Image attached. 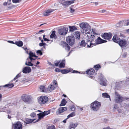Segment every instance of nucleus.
Masks as SVG:
<instances>
[{"instance_id":"f257e3e1","label":"nucleus","mask_w":129,"mask_h":129,"mask_svg":"<svg viewBox=\"0 0 129 129\" xmlns=\"http://www.w3.org/2000/svg\"><path fill=\"white\" fill-rule=\"evenodd\" d=\"M101 103L98 101H95L90 104V108L92 110L96 111L98 110L100 107Z\"/></svg>"},{"instance_id":"f03ea898","label":"nucleus","mask_w":129,"mask_h":129,"mask_svg":"<svg viewBox=\"0 0 129 129\" xmlns=\"http://www.w3.org/2000/svg\"><path fill=\"white\" fill-rule=\"evenodd\" d=\"M66 40L67 43L70 46L73 45L75 42L74 36L72 35L66 38Z\"/></svg>"},{"instance_id":"7ed1b4c3","label":"nucleus","mask_w":129,"mask_h":129,"mask_svg":"<svg viewBox=\"0 0 129 129\" xmlns=\"http://www.w3.org/2000/svg\"><path fill=\"white\" fill-rule=\"evenodd\" d=\"M48 100L47 97L46 96H41L38 98V103L42 105L46 103Z\"/></svg>"},{"instance_id":"20e7f679","label":"nucleus","mask_w":129,"mask_h":129,"mask_svg":"<svg viewBox=\"0 0 129 129\" xmlns=\"http://www.w3.org/2000/svg\"><path fill=\"white\" fill-rule=\"evenodd\" d=\"M21 98L23 101L25 102L29 103L31 101V97L30 95L24 94L22 96Z\"/></svg>"},{"instance_id":"39448f33","label":"nucleus","mask_w":129,"mask_h":129,"mask_svg":"<svg viewBox=\"0 0 129 129\" xmlns=\"http://www.w3.org/2000/svg\"><path fill=\"white\" fill-rule=\"evenodd\" d=\"M80 26L81 28L85 30L86 33L88 34L89 33V30L88 31V30L87 29L89 26V25L88 23H82L80 24Z\"/></svg>"},{"instance_id":"423d86ee","label":"nucleus","mask_w":129,"mask_h":129,"mask_svg":"<svg viewBox=\"0 0 129 129\" xmlns=\"http://www.w3.org/2000/svg\"><path fill=\"white\" fill-rule=\"evenodd\" d=\"M75 1V0L67 1L62 0L61 1V3L63 5L66 7H68L70 5L74 3Z\"/></svg>"},{"instance_id":"0eeeda50","label":"nucleus","mask_w":129,"mask_h":129,"mask_svg":"<svg viewBox=\"0 0 129 129\" xmlns=\"http://www.w3.org/2000/svg\"><path fill=\"white\" fill-rule=\"evenodd\" d=\"M68 30V29L67 27H64L62 28L59 29L58 31L60 35H64L67 34Z\"/></svg>"},{"instance_id":"6e6552de","label":"nucleus","mask_w":129,"mask_h":129,"mask_svg":"<svg viewBox=\"0 0 129 129\" xmlns=\"http://www.w3.org/2000/svg\"><path fill=\"white\" fill-rule=\"evenodd\" d=\"M50 113V111H44V112L38 114L37 115L39 117V119L40 120L42 118L44 117L45 116L48 115Z\"/></svg>"},{"instance_id":"1a4fd4ad","label":"nucleus","mask_w":129,"mask_h":129,"mask_svg":"<svg viewBox=\"0 0 129 129\" xmlns=\"http://www.w3.org/2000/svg\"><path fill=\"white\" fill-rule=\"evenodd\" d=\"M13 126L14 129H22V124L19 121L13 124Z\"/></svg>"},{"instance_id":"9d476101","label":"nucleus","mask_w":129,"mask_h":129,"mask_svg":"<svg viewBox=\"0 0 129 129\" xmlns=\"http://www.w3.org/2000/svg\"><path fill=\"white\" fill-rule=\"evenodd\" d=\"M112 37V34L111 33H106L102 35V37L105 39L109 40Z\"/></svg>"},{"instance_id":"9b49d317","label":"nucleus","mask_w":129,"mask_h":129,"mask_svg":"<svg viewBox=\"0 0 129 129\" xmlns=\"http://www.w3.org/2000/svg\"><path fill=\"white\" fill-rule=\"evenodd\" d=\"M118 43L121 47H125L126 45L127 41L124 39L120 40H119Z\"/></svg>"},{"instance_id":"f8f14e48","label":"nucleus","mask_w":129,"mask_h":129,"mask_svg":"<svg viewBox=\"0 0 129 129\" xmlns=\"http://www.w3.org/2000/svg\"><path fill=\"white\" fill-rule=\"evenodd\" d=\"M96 41L94 40L93 41H90V42H88L87 43V47L88 48H91L93 47L94 46H96L97 45Z\"/></svg>"},{"instance_id":"ddd939ff","label":"nucleus","mask_w":129,"mask_h":129,"mask_svg":"<svg viewBox=\"0 0 129 129\" xmlns=\"http://www.w3.org/2000/svg\"><path fill=\"white\" fill-rule=\"evenodd\" d=\"M67 110V108L66 107H61L59 108L58 111L56 112L57 115H59L61 113L64 112V111Z\"/></svg>"},{"instance_id":"4468645a","label":"nucleus","mask_w":129,"mask_h":129,"mask_svg":"<svg viewBox=\"0 0 129 129\" xmlns=\"http://www.w3.org/2000/svg\"><path fill=\"white\" fill-rule=\"evenodd\" d=\"M97 45L102 43L106 42L107 41L102 39L100 37H99L97 39L95 40Z\"/></svg>"},{"instance_id":"2eb2a0df","label":"nucleus","mask_w":129,"mask_h":129,"mask_svg":"<svg viewBox=\"0 0 129 129\" xmlns=\"http://www.w3.org/2000/svg\"><path fill=\"white\" fill-rule=\"evenodd\" d=\"M54 9H48L46 10L43 13L44 15L45 16L50 15L51 13L54 11Z\"/></svg>"},{"instance_id":"dca6fc26","label":"nucleus","mask_w":129,"mask_h":129,"mask_svg":"<svg viewBox=\"0 0 129 129\" xmlns=\"http://www.w3.org/2000/svg\"><path fill=\"white\" fill-rule=\"evenodd\" d=\"M31 71L30 68L28 67H26L23 68L22 72L23 73H27L30 72Z\"/></svg>"},{"instance_id":"f3484780","label":"nucleus","mask_w":129,"mask_h":129,"mask_svg":"<svg viewBox=\"0 0 129 129\" xmlns=\"http://www.w3.org/2000/svg\"><path fill=\"white\" fill-rule=\"evenodd\" d=\"M78 123H70L69 129H75V128L77 126Z\"/></svg>"},{"instance_id":"a211bd4d","label":"nucleus","mask_w":129,"mask_h":129,"mask_svg":"<svg viewBox=\"0 0 129 129\" xmlns=\"http://www.w3.org/2000/svg\"><path fill=\"white\" fill-rule=\"evenodd\" d=\"M86 72L87 74L91 77L92 75H93L94 73V71L93 69L91 68L88 70L87 71H86Z\"/></svg>"},{"instance_id":"6ab92c4d","label":"nucleus","mask_w":129,"mask_h":129,"mask_svg":"<svg viewBox=\"0 0 129 129\" xmlns=\"http://www.w3.org/2000/svg\"><path fill=\"white\" fill-rule=\"evenodd\" d=\"M123 101V98L120 95H118V96L115 98V102L117 103H120Z\"/></svg>"},{"instance_id":"aec40b11","label":"nucleus","mask_w":129,"mask_h":129,"mask_svg":"<svg viewBox=\"0 0 129 129\" xmlns=\"http://www.w3.org/2000/svg\"><path fill=\"white\" fill-rule=\"evenodd\" d=\"M119 26H121L122 25H129V20L125 21V22L123 21H120L119 22Z\"/></svg>"},{"instance_id":"412c9836","label":"nucleus","mask_w":129,"mask_h":129,"mask_svg":"<svg viewBox=\"0 0 129 129\" xmlns=\"http://www.w3.org/2000/svg\"><path fill=\"white\" fill-rule=\"evenodd\" d=\"M103 75L102 76V78H101V82L100 83V84L102 85V86H106V85L107 81L103 77Z\"/></svg>"},{"instance_id":"4be33fe9","label":"nucleus","mask_w":129,"mask_h":129,"mask_svg":"<svg viewBox=\"0 0 129 129\" xmlns=\"http://www.w3.org/2000/svg\"><path fill=\"white\" fill-rule=\"evenodd\" d=\"M34 121V120H32L28 118H26L24 121V124L25 125L26 124L32 123Z\"/></svg>"},{"instance_id":"5701e85b","label":"nucleus","mask_w":129,"mask_h":129,"mask_svg":"<svg viewBox=\"0 0 129 129\" xmlns=\"http://www.w3.org/2000/svg\"><path fill=\"white\" fill-rule=\"evenodd\" d=\"M74 36L76 40H79L80 38V33L78 31L75 32Z\"/></svg>"},{"instance_id":"b1692460","label":"nucleus","mask_w":129,"mask_h":129,"mask_svg":"<svg viewBox=\"0 0 129 129\" xmlns=\"http://www.w3.org/2000/svg\"><path fill=\"white\" fill-rule=\"evenodd\" d=\"M112 40L114 42L118 43L120 40L119 38H118L117 35H115L113 36Z\"/></svg>"},{"instance_id":"393cba45","label":"nucleus","mask_w":129,"mask_h":129,"mask_svg":"<svg viewBox=\"0 0 129 129\" xmlns=\"http://www.w3.org/2000/svg\"><path fill=\"white\" fill-rule=\"evenodd\" d=\"M69 28L70 29L69 31L71 32H73L77 29V27L75 26H69Z\"/></svg>"},{"instance_id":"a878e982","label":"nucleus","mask_w":129,"mask_h":129,"mask_svg":"<svg viewBox=\"0 0 129 129\" xmlns=\"http://www.w3.org/2000/svg\"><path fill=\"white\" fill-rule=\"evenodd\" d=\"M55 31L54 30L53 31L50 35V38L52 39H56L57 38V36L55 35Z\"/></svg>"},{"instance_id":"bb28decb","label":"nucleus","mask_w":129,"mask_h":129,"mask_svg":"<svg viewBox=\"0 0 129 129\" xmlns=\"http://www.w3.org/2000/svg\"><path fill=\"white\" fill-rule=\"evenodd\" d=\"M14 44L19 47H21L23 45V42L21 41H16L14 42Z\"/></svg>"},{"instance_id":"cd10ccee","label":"nucleus","mask_w":129,"mask_h":129,"mask_svg":"<svg viewBox=\"0 0 129 129\" xmlns=\"http://www.w3.org/2000/svg\"><path fill=\"white\" fill-rule=\"evenodd\" d=\"M65 60L64 59H63L59 65V67L60 68H64L65 67Z\"/></svg>"},{"instance_id":"c85d7f7f","label":"nucleus","mask_w":129,"mask_h":129,"mask_svg":"<svg viewBox=\"0 0 129 129\" xmlns=\"http://www.w3.org/2000/svg\"><path fill=\"white\" fill-rule=\"evenodd\" d=\"M118 111L119 113H121L122 115L126 114H127L126 113L128 112L127 110H125V111L124 112V110L122 109H119L118 110Z\"/></svg>"},{"instance_id":"c756f323","label":"nucleus","mask_w":129,"mask_h":129,"mask_svg":"<svg viewBox=\"0 0 129 129\" xmlns=\"http://www.w3.org/2000/svg\"><path fill=\"white\" fill-rule=\"evenodd\" d=\"M55 87L53 85H51L48 87L47 89L50 92L54 90Z\"/></svg>"},{"instance_id":"7c9ffc66","label":"nucleus","mask_w":129,"mask_h":129,"mask_svg":"<svg viewBox=\"0 0 129 129\" xmlns=\"http://www.w3.org/2000/svg\"><path fill=\"white\" fill-rule=\"evenodd\" d=\"M96 40L95 36L94 35H91V37L88 39L87 40V42H90V41H93Z\"/></svg>"},{"instance_id":"2f4dec72","label":"nucleus","mask_w":129,"mask_h":129,"mask_svg":"<svg viewBox=\"0 0 129 129\" xmlns=\"http://www.w3.org/2000/svg\"><path fill=\"white\" fill-rule=\"evenodd\" d=\"M87 43H86L84 41L82 40L80 43V46L81 47H85Z\"/></svg>"},{"instance_id":"473e14b6","label":"nucleus","mask_w":129,"mask_h":129,"mask_svg":"<svg viewBox=\"0 0 129 129\" xmlns=\"http://www.w3.org/2000/svg\"><path fill=\"white\" fill-rule=\"evenodd\" d=\"M74 5H72L70 7V12L71 13H73L75 11V10L74 9Z\"/></svg>"},{"instance_id":"72a5a7b5","label":"nucleus","mask_w":129,"mask_h":129,"mask_svg":"<svg viewBox=\"0 0 129 129\" xmlns=\"http://www.w3.org/2000/svg\"><path fill=\"white\" fill-rule=\"evenodd\" d=\"M14 86V85L13 84H6L4 86V87H8L9 88L12 87Z\"/></svg>"},{"instance_id":"f704fd0d","label":"nucleus","mask_w":129,"mask_h":129,"mask_svg":"<svg viewBox=\"0 0 129 129\" xmlns=\"http://www.w3.org/2000/svg\"><path fill=\"white\" fill-rule=\"evenodd\" d=\"M66 103V101L65 99H63L61 102V104L59 105L60 106L65 105Z\"/></svg>"},{"instance_id":"c9c22d12","label":"nucleus","mask_w":129,"mask_h":129,"mask_svg":"<svg viewBox=\"0 0 129 129\" xmlns=\"http://www.w3.org/2000/svg\"><path fill=\"white\" fill-rule=\"evenodd\" d=\"M64 45H65V49L66 50H67L68 51H69L70 48L69 46L66 43H64Z\"/></svg>"},{"instance_id":"e433bc0d","label":"nucleus","mask_w":129,"mask_h":129,"mask_svg":"<svg viewBox=\"0 0 129 129\" xmlns=\"http://www.w3.org/2000/svg\"><path fill=\"white\" fill-rule=\"evenodd\" d=\"M61 73L63 74H65L69 72V71L68 70L66 69H64L61 70Z\"/></svg>"},{"instance_id":"4c0bfd02","label":"nucleus","mask_w":129,"mask_h":129,"mask_svg":"<svg viewBox=\"0 0 129 129\" xmlns=\"http://www.w3.org/2000/svg\"><path fill=\"white\" fill-rule=\"evenodd\" d=\"M102 95L103 96L105 97L106 98H109L110 101H111V100L110 99V96L107 93H103Z\"/></svg>"},{"instance_id":"58836bf2","label":"nucleus","mask_w":129,"mask_h":129,"mask_svg":"<svg viewBox=\"0 0 129 129\" xmlns=\"http://www.w3.org/2000/svg\"><path fill=\"white\" fill-rule=\"evenodd\" d=\"M29 57H37V56L35 55L34 53L31 51H30L29 53Z\"/></svg>"},{"instance_id":"ea45409f","label":"nucleus","mask_w":129,"mask_h":129,"mask_svg":"<svg viewBox=\"0 0 129 129\" xmlns=\"http://www.w3.org/2000/svg\"><path fill=\"white\" fill-rule=\"evenodd\" d=\"M75 115V113L74 112H73L70 114L67 117V119L69 118L70 117H72Z\"/></svg>"},{"instance_id":"a19ab883","label":"nucleus","mask_w":129,"mask_h":129,"mask_svg":"<svg viewBox=\"0 0 129 129\" xmlns=\"http://www.w3.org/2000/svg\"><path fill=\"white\" fill-rule=\"evenodd\" d=\"M40 91L42 92H44L45 86H41L40 87Z\"/></svg>"},{"instance_id":"79ce46f5","label":"nucleus","mask_w":129,"mask_h":129,"mask_svg":"<svg viewBox=\"0 0 129 129\" xmlns=\"http://www.w3.org/2000/svg\"><path fill=\"white\" fill-rule=\"evenodd\" d=\"M25 64L27 66H33V64L31 63V62H28V63H27V62H26L25 63Z\"/></svg>"},{"instance_id":"37998d69","label":"nucleus","mask_w":129,"mask_h":129,"mask_svg":"<svg viewBox=\"0 0 129 129\" xmlns=\"http://www.w3.org/2000/svg\"><path fill=\"white\" fill-rule=\"evenodd\" d=\"M47 129H55V128L54 125H52L48 126Z\"/></svg>"},{"instance_id":"c03bdc74","label":"nucleus","mask_w":129,"mask_h":129,"mask_svg":"<svg viewBox=\"0 0 129 129\" xmlns=\"http://www.w3.org/2000/svg\"><path fill=\"white\" fill-rule=\"evenodd\" d=\"M94 68L95 70H98L99 69V68H100L101 67L100 65L98 64L94 66Z\"/></svg>"},{"instance_id":"a18cd8bd","label":"nucleus","mask_w":129,"mask_h":129,"mask_svg":"<svg viewBox=\"0 0 129 129\" xmlns=\"http://www.w3.org/2000/svg\"><path fill=\"white\" fill-rule=\"evenodd\" d=\"M21 0H12V2L13 3H17L20 2Z\"/></svg>"},{"instance_id":"49530a36","label":"nucleus","mask_w":129,"mask_h":129,"mask_svg":"<svg viewBox=\"0 0 129 129\" xmlns=\"http://www.w3.org/2000/svg\"><path fill=\"white\" fill-rule=\"evenodd\" d=\"M91 30L94 34L95 35H97V34L95 32V29H92Z\"/></svg>"},{"instance_id":"de8ad7c7","label":"nucleus","mask_w":129,"mask_h":129,"mask_svg":"<svg viewBox=\"0 0 129 129\" xmlns=\"http://www.w3.org/2000/svg\"><path fill=\"white\" fill-rule=\"evenodd\" d=\"M37 53L38 54H40V55L42 54V53L40 50H38L37 51Z\"/></svg>"},{"instance_id":"09e8293b","label":"nucleus","mask_w":129,"mask_h":129,"mask_svg":"<svg viewBox=\"0 0 129 129\" xmlns=\"http://www.w3.org/2000/svg\"><path fill=\"white\" fill-rule=\"evenodd\" d=\"M127 55V54L126 52L124 53L122 55V57L125 58L126 57Z\"/></svg>"},{"instance_id":"8fccbe9b","label":"nucleus","mask_w":129,"mask_h":129,"mask_svg":"<svg viewBox=\"0 0 129 129\" xmlns=\"http://www.w3.org/2000/svg\"><path fill=\"white\" fill-rule=\"evenodd\" d=\"M71 109L72 111H74L75 110V107L74 106H73L71 107Z\"/></svg>"},{"instance_id":"3c124183","label":"nucleus","mask_w":129,"mask_h":129,"mask_svg":"<svg viewBox=\"0 0 129 129\" xmlns=\"http://www.w3.org/2000/svg\"><path fill=\"white\" fill-rule=\"evenodd\" d=\"M36 115V114L35 113H32L31 114H30V116L32 117H34Z\"/></svg>"},{"instance_id":"603ef678","label":"nucleus","mask_w":129,"mask_h":129,"mask_svg":"<svg viewBox=\"0 0 129 129\" xmlns=\"http://www.w3.org/2000/svg\"><path fill=\"white\" fill-rule=\"evenodd\" d=\"M20 77V76L19 74H17L16 77L14 78V79L13 80H15L16 79H17V78L19 77Z\"/></svg>"},{"instance_id":"864d4df0","label":"nucleus","mask_w":129,"mask_h":129,"mask_svg":"<svg viewBox=\"0 0 129 129\" xmlns=\"http://www.w3.org/2000/svg\"><path fill=\"white\" fill-rule=\"evenodd\" d=\"M60 62V61H57V62L56 63H55V66H58V64Z\"/></svg>"},{"instance_id":"5fc2aeb1","label":"nucleus","mask_w":129,"mask_h":129,"mask_svg":"<svg viewBox=\"0 0 129 129\" xmlns=\"http://www.w3.org/2000/svg\"><path fill=\"white\" fill-rule=\"evenodd\" d=\"M55 71L57 72H60V70L59 69L56 68L55 69Z\"/></svg>"},{"instance_id":"6e6d98bb","label":"nucleus","mask_w":129,"mask_h":129,"mask_svg":"<svg viewBox=\"0 0 129 129\" xmlns=\"http://www.w3.org/2000/svg\"><path fill=\"white\" fill-rule=\"evenodd\" d=\"M25 51L26 53L27 54H29V53L30 51L28 49H27V50H26Z\"/></svg>"},{"instance_id":"4d7b16f0","label":"nucleus","mask_w":129,"mask_h":129,"mask_svg":"<svg viewBox=\"0 0 129 129\" xmlns=\"http://www.w3.org/2000/svg\"><path fill=\"white\" fill-rule=\"evenodd\" d=\"M53 84L54 85H56L57 84V82L55 80H54L53 82Z\"/></svg>"},{"instance_id":"13d9d810","label":"nucleus","mask_w":129,"mask_h":129,"mask_svg":"<svg viewBox=\"0 0 129 129\" xmlns=\"http://www.w3.org/2000/svg\"><path fill=\"white\" fill-rule=\"evenodd\" d=\"M103 129H113V128H110L108 126L106 127H104Z\"/></svg>"},{"instance_id":"bf43d9fd","label":"nucleus","mask_w":129,"mask_h":129,"mask_svg":"<svg viewBox=\"0 0 129 129\" xmlns=\"http://www.w3.org/2000/svg\"><path fill=\"white\" fill-rule=\"evenodd\" d=\"M39 46H40L41 47L43 46L44 47V45L43 44V43H40L39 44Z\"/></svg>"},{"instance_id":"052dcab7","label":"nucleus","mask_w":129,"mask_h":129,"mask_svg":"<svg viewBox=\"0 0 129 129\" xmlns=\"http://www.w3.org/2000/svg\"><path fill=\"white\" fill-rule=\"evenodd\" d=\"M43 39L45 41H50V40H49L47 39L46 38H45L44 39Z\"/></svg>"},{"instance_id":"680f3d73","label":"nucleus","mask_w":129,"mask_h":129,"mask_svg":"<svg viewBox=\"0 0 129 129\" xmlns=\"http://www.w3.org/2000/svg\"><path fill=\"white\" fill-rule=\"evenodd\" d=\"M8 42L10 43H12L15 44L14 42L13 41H8Z\"/></svg>"},{"instance_id":"e2e57ef3","label":"nucleus","mask_w":129,"mask_h":129,"mask_svg":"<svg viewBox=\"0 0 129 129\" xmlns=\"http://www.w3.org/2000/svg\"><path fill=\"white\" fill-rule=\"evenodd\" d=\"M29 58L31 60V61H32V60H35V59H34L33 58H32V57H29Z\"/></svg>"},{"instance_id":"0e129e2a","label":"nucleus","mask_w":129,"mask_h":129,"mask_svg":"<svg viewBox=\"0 0 129 129\" xmlns=\"http://www.w3.org/2000/svg\"><path fill=\"white\" fill-rule=\"evenodd\" d=\"M72 73H79V72L77 71L74 70L73 71Z\"/></svg>"},{"instance_id":"69168bd1","label":"nucleus","mask_w":129,"mask_h":129,"mask_svg":"<svg viewBox=\"0 0 129 129\" xmlns=\"http://www.w3.org/2000/svg\"><path fill=\"white\" fill-rule=\"evenodd\" d=\"M68 119H67V118H66L65 119L63 120V122L64 123H66V120Z\"/></svg>"},{"instance_id":"338daca9","label":"nucleus","mask_w":129,"mask_h":129,"mask_svg":"<svg viewBox=\"0 0 129 129\" xmlns=\"http://www.w3.org/2000/svg\"><path fill=\"white\" fill-rule=\"evenodd\" d=\"M11 1V0H10L9 1H8L7 2V4L8 5H9L10 4V2Z\"/></svg>"},{"instance_id":"774afa93","label":"nucleus","mask_w":129,"mask_h":129,"mask_svg":"<svg viewBox=\"0 0 129 129\" xmlns=\"http://www.w3.org/2000/svg\"><path fill=\"white\" fill-rule=\"evenodd\" d=\"M7 3L6 2H5L3 3V5L4 6H6L7 5Z\"/></svg>"}]
</instances>
